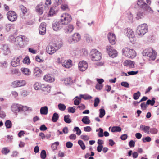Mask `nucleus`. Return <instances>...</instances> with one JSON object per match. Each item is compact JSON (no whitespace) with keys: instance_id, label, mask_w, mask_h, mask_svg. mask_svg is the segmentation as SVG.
<instances>
[{"instance_id":"nucleus-1","label":"nucleus","mask_w":159,"mask_h":159,"mask_svg":"<svg viewBox=\"0 0 159 159\" xmlns=\"http://www.w3.org/2000/svg\"><path fill=\"white\" fill-rule=\"evenodd\" d=\"M10 39L11 41L15 40V44L18 48H23L29 42V39L25 36H20L15 38L13 36H11Z\"/></svg>"},{"instance_id":"nucleus-2","label":"nucleus","mask_w":159,"mask_h":159,"mask_svg":"<svg viewBox=\"0 0 159 159\" xmlns=\"http://www.w3.org/2000/svg\"><path fill=\"white\" fill-rule=\"evenodd\" d=\"M146 1L147 4L146 3L144 0H138L137 4L140 8L144 11L152 13L153 11L149 6L151 3V0H146Z\"/></svg>"},{"instance_id":"nucleus-3","label":"nucleus","mask_w":159,"mask_h":159,"mask_svg":"<svg viewBox=\"0 0 159 159\" xmlns=\"http://www.w3.org/2000/svg\"><path fill=\"white\" fill-rule=\"evenodd\" d=\"M122 55L129 58L132 59L136 56V52L135 50L129 48L125 47L122 50Z\"/></svg>"},{"instance_id":"nucleus-4","label":"nucleus","mask_w":159,"mask_h":159,"mask_svg":"<svg viewBox=\"0 0 159 159\" xmlns=\"http://www.w3.org/2000/svg\"><path fill=\"white\" fill-rule=\"evenodd\" d=\"M62 46L61 43H50L46 48L47 52L52 55L59 49Z\"/></svg>"},{"instance_id":"nucleus-5","label":"nucleus","mask_w":159,"mask_h":159,"mask_svg":"<svg viewBox=\"0 0 159 159\" xmlns=\"http://www.w3.org/2000/svg\"><path fill=\"white\" fill-rule=\"evenodd\" d=\"M124 34L129 39L131 42L134 43L135 42L136 38L134 32L129 28H126L124 30Z\"/></svg>"},{"instance_id":"nucleus-6","label":"nucleus","mask_w":159,"mask_h":159,"mask_svg":"<svg viewBox=\"0 0 159 159\" xmlns=\"http://www.w3.org/2000/svg\"><path fill=\"white\" fill-rule=\"evenodd\" d=\"M148 27L146 24H142L137 28L136 33L139 37H142L147 32Z\"/></svg>"},{"instance_id":"nucleus-7","label":"nucleus","mask_w":159,"mask_h":159,"mask_svg":"<svg viewBox=\"0 0 159 159\" xmlns=\"http://www.w3.org/2000/svg\"><path fill=\"white\" fill-rule=\"evenodd\" d=\"M90 56L91 60L94 61H99L102 58L101 53L96 49L91 50Z\"/></svg>"},{"instance_id":"nucleus-8","label":"nucleus","mask_w":159,"mask_h":159,"mask_svg":"<svg viewBox=\"0 0 159 159\" xmlns=\"http://www.w3.org/2000/svg\"><path fill=\"white\" fill-rule=\"evenodd\" d=\"M29 108L26 106H23L18 104H13L11 106V110L15 113L21 111H25L29 110Z\"/></svg>"},{"instance_id":"nucleus-9","label":"nucleus","mask_w":159,"mask_h":159,"mask_svg":"<svg viewBox=\"0 0 159 159\" xmlns=\"http://www.w3.org/2000/svg\"><path fill=\"white\" fill-rule=\"evenodd\" d=\"M143 56L149 57L150 60H154L156 58L157 53L152 49H149L144 50L143 52Z\"/></svg>"},{"instance_id":"nucleus-10","label":"nucleus","mask_w":159,"mask_h":159,"mask_svg":"<svg viewBox=\"0 0 159 159\" xmlns=\"http://www.w3.org/2000/svg\"><path fill=\"white\" fill-rule=\"evenodd\" d=\"M72 18L71 15L68 13H63L61 16L60 21L62 24L66 25L72 20Z\"/></svg>"},{"instance_id":"nucleus-11","label":"nucleus","mask_w":159,"mask_h":159,"mask_svg":"<svg viewBox=\"0 0 159 159\" xmlns=\"http://www.w3.org/2000/svg\"><path fill=\"white\" fill-rule=\"evenodd\" d=\"M81 39L80 34L78 33H74L71 36L69 37L68 42L70 44L76 43L79 41Z\"/></svg>"},{"instance_id":"nucleus-12","label":"nucleus","mask_w":159,"mask_h":159,"mask_svg":"<svg viewBox=\"0 0 159 159\" xmlns=\"http://www.w3.org/2000/svg\"><path fill=\"white\" fill-rule=\"evenodd\" d=\"M106 49L107 53L110 57L112 58H114L117 55V52L116 50L110 45H108L106 46Z\"/></svg>"},{"instance_id":"nucleus-13","label":"nucleus","mask_w":159,"mask_h":159,"mask_svg":"<svg viewBox=\"0 0 159 159\" xmlns=\"http://www.w3.org/2000/svg\"><path fill=\"white\" fill-rule=\"evenodd\" d=\"M26 84L25 80H20L14 81L11 84V86L14 88H16L25 86Z\"/></svg>"},{"instance_id":"nucleus-14","label":"nucleus","mask_w":159,"mask_h":159,"mask_svg":"<svg viewBox=\"0 0 159 159\" xmlns=\"http://www.w3.org/2000/svg\"><path fill=\"white\" fill-rule=\"evenodd\" d=\"M8 20L14 22L17 19V16L16 13L13 11H10L7 14Z\"/></svg>"},{"instance_id":"nucleus-15","label":"nucleus","mask_w":159,"mask_h":159,"mask_svg":"<svg viewBox=\"0 0 159 159\" xmlns=\"http://www.w3.org/2000/svg\"><path fill=\"white\" fill-rule=\"evenodd\" d=\"M87 62L84 61H80L78 64V69L81 71H85L88 67Z\"/></svg>"},{"instance_id":"nucleus-16","label":"nucleus","mask_w":159,"mask_h":159,"mask_svg":"<svg viewBox=\"0 0 159 159\" xmlns=\"http://www.w3.org/2000/svg\"><path fill=\"white\" fill-rule=\"evenodd\" d=\"M108 38L110 43L112 45L115 44L116 41V37L114 34L109 33L108 34Z\"/></svg>"},{"instance_id":"nucleus-17","label":"nucleus","mask_w":159,"mask_h":159,"mask_svg":"<svg viewBox=\"0 0 159 159\" xmlns=\"http://www.w3.org/2000/svg\"><path fill=\"white\" fill-rule=\"evenodd\" d=\"M20 60V58L19 57H14L11 62V65L14 67H16L19 66Z\"/></svg>"},{"instance_id":"nucleus-18","label":"nucleus","mask_w":159,"mask_h":159,"mask_svg":"<svg viewBox=\"0 0 159 159\" xmlns=\"http://www.w3.org/2000/svg\"><path fill=\"white\" fill-rule=\"evenodd\" d=\"M62 24L61 21L56 22L54 23L52 25V27L54 31H57L60 30L62 27Z\"/></svg>"},{"instance_id":"nucleus-19","label":"nucleus","mask_w":159,"mask_h":159,"mask_svg":"<svg viewBox=\"0 0 159 159\" xmlns=\"http://www.w3.org/2000/svg\"><path fill=\"white\" fill-rule=\"evenodd\" d=\"M134 62L129 60H125L123 63L124 66L128 67L129 68H133L135 67Z\"/></svg>"},{"instance_id":"nucleus-20","label":"nucleus","mask_w":159,"mask_h":159,"mask_svg":"<svg viewBox=\"0 0 159 159\" xmlns=\"http://www.w3.org/2000/svg\"><path fill=\"white\" fill-rule=\"evenodd\" d=\"M46 24L45 23L43 22L41 23L39 27V34L42 35L45 34L46 32Z\"/></svg>"},{"instance_id":"nucleus-21","label":"nucleus","mask_w":159,"mask_h":159,"mask_svg":"<svg viewBox=\"0 0 159 159\" xmlns=\"http://www.w3.org/2000/svg\"><path fill=\"white\" fill-rule=\"evenodd\" d=\"M74 29V26L71 24H69L66 26L64 28L65 32L67 34H70L72 33Z\"/></svg>"},{"instance_id":"nucleus-22","label":"nucleus","mask_w":159,"mask_h":159,"mask_svg":"<svg viewBox=\"0 0 159 159\" xmlns=\"http://www.w3.org/2000/svg\"><path fill=\"white\" fill-rule=\"evenodd\" d=\"M44 80L46 82L51 83L55 80V78L53 76L50 74H47L44 75L43 77Z\"/></svg>"},{"instance_id":"nucleus-23","label":"nucleus","mask_w":159,"mask_h":159,"mask_svg":"<svg viewBox=\"0 0 159 159\" xmlns=\"http://www.w3.org/2000/svg\"><path fill=\"white\" fill-rule=\"evenodd\" d=\"M36 11L38 14L41 15L43 11V5L42 3L38 4L35 7Z\"/></svg>"},{"instance_id":"nucleus-24","label":"nucleus","mask_w":159,"mask_h":159,"mask_svg":"<svg viewBox=\"0 0 159 159\" xmlns=\"http://www.w3.org/2000/svg\"><path fill=\"white\" fill-rule=\"evenodd\" d=\"M72 65V61L70 60H67L64 61L62 64L63 66L67 68L71 67Z\"/></svg>"},{"instance_id":"nucleus-25","label":"nucleus","mask_w":159,"mask_h":159,"mask_svg":"<svg viewBox=\"0 0 159 159\" xmlns=\"http://www.w3.org/2000/svg\"><path fill=\"white\" fill-rule=\"evenodd\" d=\"M58 11V8L56 6H53L51 7L49 12V16H51L55 15Z\"/></svg>"},{"instance_id":"nucleus-26","label":"nucleus","mask_w":159,"mask_h":159,"mask_svg":"<svg viewBox=\"0 0 159 159\" xmlns=\"http://www.w3.org/2000/svg\"><path fill=\"white\" fill-rule=\"evenodd\" d=\"M41 89L43 91L47 93H49L51 90V87L47 84H43L41 85Z\"/></svg>"},{"instance_id":"nucleus-27","label":"nucleus","mask_w":159,"mask_h":159,"mask_svg":"<svg viewBox=\"0 0 159 159\" xmlns=\"http://www.w3.org/2000/svg\"><path fill=\"white\" fill-rule=\"evenodd\" d=\"M42 73V71L38 67L35 68L34 70V75L36 77H40Z\"/></svg>"},{"instance_id":"nucleus-28","label":"nucleus","mask_w":159,"mask_h":159,"mask_svg":"<svg viewBox=\"0 0 159 159\" xmlns=\"http://www.w3.org/2000/svg\"><path fill=\"white\" fill-rule=\"evenodd\" d=\"M140 129L142 130L145 133L147 134H149L150 127L149 126H146L144 125H141L140 127Z\"/></svg>"},{"instance_id":"nucleus-29","label":"nucleus","mask_w":159,"mask_h":159,"mask_svg":"<svg viewBox=\"0 0 159 159\" xmlns=\"http://www.w3.org/2000/svg\"><path fill=\"white\" fill-rule=\"evenodd\" d=\"M21 70L22 73L26 75L29 76L31 74V72L30 70L28 68H22L21 69Z\"/></svg>"},{"instance_id":"nucleus-30","label":"nucleus","mask_w":159,"mask_h":159,"mask_svg":"<svg viewBox=\"0 0 159 159\" xmlns=\"http://www.w3.org/2000/svg\"><path fill=\"white\" fill-rule=\"evenodd\" d=\"M2 49L3 50L4 54L7 55L10 53L9 48L7 45L5 44L3 45Z\"/></svg>"},{"instance_id":"nucleus-31","label":"nucleus","mask_w":159,"mask_h":159,"mask_svg":"<svg viewBox=\"0 0 159 159\" xmlns=\"http://www.w3.org/2000/svg\"><path fill=\"white\" fill-rule=\"evenodd\" d=\"M81 97L80 96H76L74 99V104L75 105H79L81 101Z\"/></svg>"},{"instance_id":"nucleus-32","label":"nucleus","mask_w":159,"mask_h":159,"mask_svg":"<svg viewBox=\"0 0 159 159\" xmlns=\"http://www.w3.org/2000/svg\"><path fill=\"white\" fill-rule=\"evenodd\" d=\"M40 113L43 115H47L48 112V108L47 106L42 107L40 110Z\"/></svg>"},{"instance_id":"nucleus-33","label":"nucleus","mask_w":159,"mask_h":159,"mask_svg":"<svg viewBox=\"0 0 159 159\" xmlns=\"http://www.w3.org/2000/svg\"><path fill=\"white\" fill-rule=\"evenodd\" d=\"M82 122L85 124H88L90 123V121L89 117L87 116H84L82 119Z\"/></svg>"},{"instance_id":"nucleus-34","label":"nucleus","mask_w":159,"mask_h":159,"mask_svg":"<svg viewBox=\"0 0 159 159\" xmlns=\"http://www.w3.org/2000/svg\"><path fill=\"white\" fill-rule=\"evenodd\" d=\"M121 130L120 127L118 126L113 127L111 129L112 132H120Z\"/></svg>"},{"instance_id":"nucleus-35","label":"nucleus","mask_w":159,"mask_h":159,"mask_svg":"<svg viewBox=\"0 0 159 159\" xmlns=\"http://www.w3.org/2000/svg\"><path fill=\"white\" fill-rule=\"evenodd\" d=\"M59 118V115L57 113H55L53 114L52 118V120L54 122L57 121Z\"/></svg>"},{"instance_id":"nucleus-36","label":"nucleus","mask_w":159,"mask_h":159,"mask_svg":"<svg viewBox=\"0 0 159 159\" xmlns=\"http://www.w3.org/2000/svg\"><path fill=\"white\" fill-rule=\"evenodd\" d=\"M64 121L66 123H70L71 122V120L70 118V116L69 115L64 116Z\"/></svg>"},{"instance_id":"nucleus-37","label":"nucleus","mask_w":159,"mask_h":159,"mask_svg":"<svg viewBox=\"0 0 159 159\" xmlns=\"http://www.w3.org/2000/svg\"><path fill=\"white\" fill-rule=\"evenodd\" d=\"M34 87L35 90H38L40 88L41 89V85L40 83L36 82L34 84Z\"/></svg>"},{"instance_id":"nucleus-38","label":"nucleus","mask_w":159,"mask_h":159,"mask_svg":"<svg viewBox=\"0 0 159 159\" xmlns=\"http://www.w3.org/2000/svg\"><path fill=\"white\" fill-rule=\"evenodd\" d=\"M51 4V0H46L45 3L44 7L46 10L48 9Z\"/></svg>"},{"instance_id":"nucleus-39","label":"nucleus","mask_w":159,"mask_h":159,"mask_svg":"<svg viewBox=\"0 0 159 159\" xmlns=\"http://www.w3.org/2000/svg\"><path fill=\"white\" fill-rule=\"evenodd\" d=\"M10 152V150L7 147L2 148L1 152L3 154L6 155Z\"/></svg>"},{"instance_id":"nucleus-40","label":"nucleus","mask_w":159,"mask_h":159,"mask_svg":"<svg viewBox=\"0 0 159 159\" xmlns=\"http://www.w3.org/2000/svg\"><path fill=\"white\" fill-rule=\"evenodd\" d=\"M97 132L99 131L98 134V135L100 137H102L103 136V130L101 128H100L96 130Z\"/></svg>"},{"instance_id":"nucleus-41","label":"nucleus","mask_w":159,"mask_h":159,"mask_svg":"<svg viewBox=\"0 0 159 159\" xmlns=\"http://www.w3.org/2000/svg\"><path fill=\"white\" fill-rule=\"evenodd\" d=\"M84 38L86 41L88 43H91L92 41L91 37L88 34H85L84 35Z\"/></svg>"},{"instance_id":"nucleus-42","label":"nucleus","mask_w":159,"mask_h":159,"mask_svg":"<svg viewBox=\"0 0 159 159\" xmlns=\"http://www.w3.org/2000/svg\"><path fill=\"white\" fill-rule=\"evenodd\" d=\"M155 98H153L152 100H148L147 101V104L148 105H150L151 106H153L155 103Z\"/></svg>"},{"instance_id":"nucleus-43","label":"nucleus","mask_w":159,"mask_h":159,"mask_svg":"<svg viewBox=\"0 0 159 159\" xmlns=\"http://www.w3.org/2000/svg\"><path fill=\"white\" fill-rule=\"evenodd\" d=\"M80 97H81V99L83 98L85 100L91 99L92 98L91 96L87 94H80Z\"/></svg>"},{"instance_id":"nucleus-44","label":"nucleus","mask_w":159,"mask_h":159,"mask_svg":"<svg viewBox=\"0 0 159 159\" xmlns=\"http://www.w3.org/2000/svg\"><path fill=\"white\" fill-rule=\"evenodd\" d=\"M5 125L7 128H10L11 127L12 123L11 121L7 120L5 122Z\"/></svg>"},{"instance_id":"nucleus-45","label":"nucleus","mask_w":159,"mask_h":159,"mask_svg":"<svg viewBox=\"0 0 159 159\" xmlns=\"http://www.w3.org/2000/svg\"><path fill=\"white\" fill-rule=\"evenodd\" d=\"M58 106L59 109L61 111H64L66 108V106L63 104L59 103Z\"/></svg>"},{"instance_id":"nucleus-46","label":"nucleus","mask_w":159,"mask_h":159,"mask_svg":"<svg viewBox=\"0 0 159 159\" xmlns=\"http://www.w3.org/2000/svg\"><path fill=\"white\" fill-rule=\"evenodd\" d=\"M78 144L80 146L81 149L82 150L85 149L86 148L85 145L82 140H79L78 141Z\"/></svg>"},{"instance_id":"nucleus-47","label":"nucleus","mask_w":159,"mask_h":159,"mask_svg":"<svg viewBox=\"0 0 159 159\" xmlns=\"http://www.w3.org/2000/svg\"><path fill=\"white\" fill-rule=\"evenodd\" d=\"M99 116L100 118H102L105 114V110L102 108H101L99 110Z\"/></svg>"},{"instance_id":"nucleus-48","label":"nucleus","mask_w":159,"mask_h":159,"mask_svg":"<svg viewBox=\"0 0 159 159\" xmlns=\"http://www.w3.org/2000/svg\"><path fill=\"white\" fill-rule=\"evenodd\" d=\"M152 140V139L149 136H147L145 137H143L142 139V140L143 142H150Z\"/></svg>"},{"instance_id":"nucleus-49","label":"nucleus","mask_w":159,"mask_h":159,"mask_svg":"<svg viewBox=\"0 0 159 159\" xmlns=\"http://www.w3.org/2000/svg\"><path fill=\"white\" fill-rule=\"evenodd\" d=\"M141 93L140 92L138 91L137 93H134L133 94V98L134 100L138 99L140 96Z\"/></svg>"},{"instance_id":"nucleus-50","label":"nucleus","mask_w":159,"mask_h":159,"mask_svg":"<svg viewBox=\"0 0 159 159\" xmlns=\"http://www.w3.org/2000/svg\"><path fill=\"white\" fill-rule=\"evenodd\" d=\"M73 130V131H76V134L79 135H80L81 133V130L78 127H75Z\"/></svg>"},{"instance_id":"nucleus-51","label":"nucleus","mask_w":159,"mask_h":159,"mask_svg":"<svg viewBox=\"0 0 159 159\" xmlns=\"http://www.w3.org/2000/svg\"><path fill=\"white\" fill-rule=\"evenodd\" d=\"M20 8L23 14H25L27 12V9L23 5H21L20 6Z\"/></svg>"},{"instance_id":"nucleus-52","label":"nucleus","mask_w":159,"mask_h":159,"mask_svg":"<svg viewBox=\"0 0 159 159\" xmlns=\"http://www.w3.org/2000/svg\"><path fill=\"white\" fill-rule=\"evenodd\" d=\"M23 62L24 63L26 64H29L30 63V61L29 57H26L24 58L23 60Z\"/></svg>"},{"instance_id":"nucleus-53","label":"nucleus","mask_w":159,"mask_h":159,"mask_svg":"<svg viewBox=\"0 0 159 159\" xmlns=\"http://www.w3.org/2000/svg\"><path fill=\"white\" fill-rule=\"evenodd\" d=\"M71 80V78H67L64 80V83L66 85H69L70 84V81Z\"/></svg>"},{"instance_id":"nucleus-54","label":"nucleus","mask_w":159,"mask_h":159,"mask_svg":"<svg viewBox=\"0 0 159 159\" xmlns=\"http://www.w3.org/2000/svg\"><path fill=\"white\" fill-rule=\"evenodd\" d=\"M158 132L157 129L155 128H152L150 129L149 133L153 134H157Z\"/></svg>"},{"instance_id":"nucleus-55","label":"nucleus","mask_w":159,"mask_h":159,"mask_svg":"<svg viewBox=\"0 0 159 159\" xmlns=\"http://www.w3.org/2000/svg\"><path fill=\"white\" fill-rule=\"evenodd\" d=\"M59 145V143L58 142H56L53 143L52 145V148L54 150H56L57 146Z\"/></svg>"},{"instance_id":"nucleus-56","label":"nucleus","mask_w":159,"mask_h":159,"mask_svg":"<svg viewBox=\"0 0 159 159\" xmlns=\"http://www.w3.org/2000/svg\"><path fill=\"white\" fill-rule=\"evenodd\" d=\"M144 15V14L143 13L139 11L137 14L136 18L138 19H141L143 17Z\"/></svg>"},{"instance_id":"nucleus-57","label":"nucleus","mask_w":159,"mask_h":159,"mask_svg":"<svg viewBox=\"0 0 159 159\" xmlns=\"http://www.w3.org/2000/svg\"><path fill=\"white\" fill-rule=\"evenodd\" d=\"M41 158L43 159H45L46 157V152L45 150H43L40 154Z\"/></svg>"},{"instance_id":"nucleus-58","label":"nucleus","mask_w":159,"mask_h":159,"mask_svg":"<svg viewBox=\"0 0 159 159\" xmlns=\"http://www.w3.org/2000/svg\"><path fill=\"white\" fill-rule=\"evenodd\" d=\"M81 54L85 56L88 54V51L85 48H83L80 51Z\"/></svg>"},{"instance_id":"nucleus-59","label":"nucleus","mask_w":159,"mask_h":159,"mask_svg":"<svg viewBox=\"0 0 159 159\" xmlns=\"http://www.w3.org/2000/svg\"><path fill=\"white\" fill-rule=\"evenodd\" d=\"M100 102V100L98 98H96L94 100V106L95 107H97Z\"/></svg>"},{"instance_id":"nucleus-60","label":"nucleus","mask_w":159,"mask_h":159,"mask_svg":"<svg viewBox=\"0 0 159 159\" xmlns=\"http://www.w3.org/2000/svg\"><path fill=\"white\" fill-rule=\"evenodd\" d=\"M61 8L63 10H66L68 9V5L66 4H62L61 5Z\"/></svg>"},{"instance_id":"nucleus-61","label":"nucleus","mask_w":159,"mask_h":159,"mask_svg":"<svg viewBox=\"0 0 159 159\" xmlns=\"http://www.w3.org/2000/svg\"><path fill=\"white\" fill-rule=\"evenodd\" d=\"M121 85L122 86L128 88L129 87V83L126 82H121Z\"/></svg>"},{"instance_id":"nucleus-62","label":"nucleus","mask_w":159,"mask_h":159,"mask_svg":"<svg viewBox=\"0 0 159 159\" xmlns=\"http://www.w3.org/2000/svg\"><path fill=\"white\" fill-rule=\"evenodd\" d=\"M148 105L147 104V102L146 103L145 102L142 103L141 104V107L143 110L145 109L148 107Z\"/></svg>"},{"instance_id":"nucleus-63","label":"nucleus","mask_w":159,"mask_h":159,"mask_svg":"<svg viewBox=\"0 0 159 159\" xmlns=\"http://www.w3.org/2000/svg\"><path fill=\"white\" fill-rule=\"evenodd\" d=\"M57 62L59 64H62L63 62V57H58L57 59Z\"/></svg>"},{"instance_id":"nucleus-64","label":"nucleus","mask_w":159,"mask_h":159,"mask_svg":"<svg viewBox=\"0 0 159 159\" xmlns=\"http://www.w3.org/2000/svg\"><path fill=\"white\" fill-rule=\"evenodd\" d=\"M73 144L70 142H67L66 143V146L68 148H71L72 147Z\"/></svg>"}]
</instances>
